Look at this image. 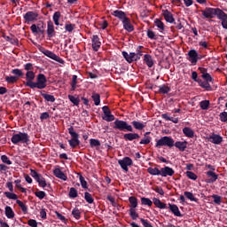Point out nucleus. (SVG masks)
Returning a JSON list of instances; mask_svg holds the SVG:
<instances>
[{"mask_svg": "<svg viewBox=\"0 0 227 227\" xmlns=\"http://www.w3.org/2000/svg\"><path fill=\"white\" fill-rule=\"evenodd\" d=\"M11 141L13 145H21L29 143V135L27 133H15L12 135Z\"/></svg>", "mask_w": 227, "mask_h": 227, "instance_id": "obj_1", "label": "nucleus"}, {"mask_svg": "<svg viewBox=\"0 0 227 227\" xmlns=\"http://www.w3.org/2000/svg\"><path fill=\"white\" fill-rule=\"evenodd\" d=\"M161 146H168L173 148L175 146V140L171 137H163L156 141L155 147L161 148Z\"/></svg>", "mask_w": 227, "mask_h": 227, "instance_id": "obj_2", "label": "nucleus"}, {"mask_svg": "<svg viewBox=\"0 0 227 227\" xmlns=\"http://www.w3.org/2000/svg\"><path fill=\"white\" fill-rule=\"evenodd\" d=\"M114 129H116L117 130H127L128 132H134V129L132 126L125 121H120L116 119L114 122Z\"/></svg>", "mask_w": 227, "mask_h": 227, "instance_id": "obj_3", "label": "nucleus"}, {"mask_svg": "<svg viewBox=\"0 0 227 227\" xmlns=\"http://www.w3.org/2000/svg\"><path fill=\"white\" fill-rule=\"evenodd\" d=\"M68 133L71 136V139L68 140V143L71 146V148H77V146H79V145H81V141H79V134H77L74 130V127H70L68 129Z\"/></svg>", "mask_w": 227, "mask_h": 227, "instance_id": "obj_4", "label": "nucleus"}, {"mask_svg": "<svg viewBox=\"0 0 227 227\" xmlns=\"http://www.w3.org/2000/svg\"><path fill=\"white\" fill-rule=\"evenodd\" d=\"M39 51H40V52L44 54V56H47V58H50L51 59H53L54 61H57L58 63H60L61 65H63V63H65V60H63V59L59 58L54 52H52L43 47H40Z\"/></svg>", "mask_w": 227, "mask_h": 227, "instance_id": "obj_5", "label": "nucleus"}, {"mask_svg": "<svg viewBox=\"0 0 227 227\" xmlns=\"http://www.w3.org/2000/svg\"><path fill=\"white\" fill-rule=\"evenodd\" d=\"M118 164L125 173H129V167L132 166L134 161L129 157H124L122 160H118Z\"/></svg>", "mask_w": 227, "mask_h": 227, "instance_id": "obj_6", "label": "nucleus"}, {"mask_svg": "<svg viewBox=\"0 0 227 227\" xmlns=\"http://www.w3.org/2000/svg\"><path fill=\"white\" fill-rule=\"evenodd\" d=\"M36 82L38 90H43L44 88H47V78L44 76V74H38Z\"/></svg>", "mask_w": 227, "mask_h": 227, "instance_id": "obj_7", "label": "nucleus"}, {"mask_svg": "<svg viewBox=\"0 0 227 227\" xmlns=\"http://www.w3.org/2000/svg\"><path fill=\"white\" fill-rule=\"evenodd\" d=\"M102 109L104 113L102 119L105 120V121H114V115L111 114V110H109V107L105 106Z\"/></svg>", "mask_w": 227, "mask_h": 227, "instance_id": "obj_8", "label": "nucleus"}, {"mask_svg": "<svg viewBox=\"0 0 227 227\" xmlns=\"http://www.w3.org/2000/svg\"><path fill=\"white\" fill-rule=\"evenodd\" d=\"M36 19H38V13L35 12H27L24 15V20H25V22H27V24H29V22H35Z\"/></svg>", "mask_w": 227, "mask_h": 227, "instance_id": "obj_9", "label": "nucleus"}, {"mask_svg": "<svg viewBox=\"0 0 227 227\" xmlns=\"http://www.w3.org/2000/svg\"><path fill=\"white\" fill-rule=\"evenodd\" d=\"M201 12L203 17H205L206 19H214V16L217 14V9L214 8H207L206 10Z\"/></svg>", "mask_w": 227, "mask_h": 227, "instance_id": "obj_10", "label": "nucleus"}, {"mask_svg": "<svg viewBox=\"0 0 227 227\" xmlns=\"http://www.w3.org/2000/svg\"><path fill=\"white\" fill-rule=\"evenodd\" d=\"M175 175V170L169 167H164L160 168V176H173Z\"/></svg>", "mask_w": 227, "mask_h": 227, "instance_id": "obj_11", "label": "nucleus"}, {"mask_svg": "<svg viewBox=\"0 0 227 227\" xmlns=\"http://www.w3.org/2000/svg\"><path fill=\"white\" fill-rule=\"evenodd\" d=\"M188 56H189V61L192 65H196V63H198V51H196V50H191L188 52Z\"/></svg>", "mask_w": 227, "mask_h": 227, "instance_id": "obj_12", "label": "nucleus"}, {"mask_svg": "<svg viewBox=\"0 0 227 227\" xmlns=\"http://www.w3.org/2000/svg\"><path fill=\"white\" fill-rule=\"evenodd\" d=\"M208 140L210 143H213V145H221L223 143V137L217 134H213L208 137Z\"/></svg>", "mask_w": 227, "mask_h": 227, "instance_id": "obj_13", "label": "nucleus"}, {"mask_svg": "<svg viewBox=\"0 0 227 227\" xmlns=\"http://www.w3.org/2000/svg\"><path fill=\"white\" fill-rule=\"evenodd\" d=\"M56 35V31H54V23L52 21L49 20L47 22V35L49 38H52Z\"/></svg>", "mask_w": 227, "mask_h": 227, "instance_id": "obj_14", "label": "nucleus"}, {"mask_svg": "<svg viewBox=\"0 0 227 227\" xmlns=\"http://www.w3.org/2000/svg\"><path fill=\"white\" fill-rule=\"evenodd\" d=\"M206 175L210 178L207 180V184H214L219 178V176L212 170L207 171Z\"/></svg>", "mask_w": 227, "mask_h": 227, "instance_id": "obj_15", "label": "nucleus"}, {"mask_svg": "<svg viewBox=\"0 0 227 227\" xmlns=\"http://www.w3.org/2000/svg\"><path fill=\"white\" fill-rule=\"evenodd\" d=\"M123 27L124 29H126V31H128L129 33H132V31H134V26L132 25V23L130 22V19L126 18L123 21Z\"/></svg>", "mask_w": 227, "mask_h": 227, "instance_id": "obj_16", "label": "nucleus"}, {"mask_svg": "<svg viewBox=\"0 0 227 227\" xmlns=\"http://www.w3.org/2000/svg\"><path fill=\"white\" fill-rule=\"evenodd\" d=\"M112 15L114 17H116L120 20H121V22H123L127 19V14H125V12H123V11H120V10L114 11L112 12Z\"/></svg>", "mask_w": 227, "mask_h": 227, "instance_id": "obj_17", "label": "nucleus"}, {"mask_svg": "<svg viewBox=\"0 0 227 227\" xmlns=\"http://www.w3.org/2000/svg\"><path fill=\"white\" fill-rule=\"evenodd\" d=\"M53 175H54V176H56V178H59L60 180H63L64 182H67V175H65V173H63V171H61V169H59V168H55L53 170Z\"/></svg>", "mask_w": 227, "mask_h": 227, "instance_id": "obj_18", "label": "nucleus"}, {"mask_svg": "<svg viewBox=\"0 0 227 227\" xmlns=\"http://www.w3.org/2000/svg\"><path fill=\"white\" fill-rule=\"evenodd\" d=\"M100 39L98 38V35H93L92 36V49L97 52L98 49H100Z\"/></svg>", "mask_w": 227, "mask_h": 227, "instance_id": "obj_19", "label": "nucleus"}, {"mask_svg": "<svg viewBox=\"0 0 227 227\" xmlns=\"http://www.w3.org/2000/svg\"><path fill=\"white\" fill-rule=\"evenodd\" d=\"M122 56L128 63H133V61H136V53L135 52H131V53L128 54L127 51H122Z\"/></svg>", "mask_w": 227, "mask_h": 227, "instance_id": "obj_20", "label": "nucleus"}, {"mask_svg": "<svg viewBox=\"0 0 227 227\" xmlns=\"http://www.w3.org/2000/svg\"><path fill=\"white\" fill-rule=\"evenodd\" d=\"M169 210L176 215V217H182V213L180 212V209L178 208V206L175 204H168Z\"/></svg>", "mask_w": 227, "mask_h": 227, "instance_id": "obj_21", "label": "nucleus"}, {"mask_svg": "<svg viewBox=\"0 0 227 227\" xmlns=\"http://www.w3.org/2000/svg\"><path fill=\"white\" fill-rule=\"evenodd\" d=\"M163 17L167 22H169V24H173V22H175V18L173 17V13H171L168 10L163 11Z\"/></svg>", "mask_w": 227, "mask_h": 227, "instance_id": "obj_22", "label": "nucleus"}, {"mask_svg": "<svg viewBox=\"0 0 227 227\" xmlns=\"http://www.w3.org/2000/svg\"><path fill=\"white\" fill-rule=\"evenodd\" d=\"M125 141H134V139H139V134L137 133H126L123 136Z\"/></svg>", "mask_w": 227, "mask_h": 227, "instance_id": "obj_23", "label": "nucleus"}, {"mask_svg": "<svg viewBox=\"0 0 227 227\" xmlns=\"http://www.w3.org/2000/svg\"><path fill=\"white\" fill-rule=\"evenodd\" d=\"M174 146H176V148H178V150H180V152H185V148H187V141H184V142H174Z\"/></svg>", "mask_w": 227, "mask_h": 227, "instance_id": "obj_24", "label": "nucleus"}, {"mask_svg": "<svg viewBox=\"0 0 227 227\" xmlns=\"http://www.w3.org/2000/svg\"><path fill=\"white\" fill-rule=\"evenodd\" d=\"M153 203L155 205V207H157V208H160V209L168 208V206L166 205V203H163L162 201H160V200L157 198L153 199Z\"/></svg>", "mask_w": 227, "mask_h": 227, "instance_id": "obj_25", "label": "nucleus"}, {"mask_svg": "<svg viewBox=\"0 0 227 227\" xmlns=\"http://www.w3.org/2000/svg\"><path fill=\"white\" fill-rule=\"evenodd\" d=\"M131 124L133 125L134 129H136L137 130H143V129L146 127V122L143 123L139 121H133Z\"/></svg>", "mask_w": 227, "mask_h": 227, "instance_id": "obj_26", "label": "nucleus"}, {"mask_svg": "<svg viewBox=\"0 0 227 227\" xmlns=\"http://www.w3.org/2000/svg\"><path fill=\"white\" fill-rule=\"evenodd\" d=\"M144 61L149 68H152V67H153V59L152 58V55L150 54L144 55Z\"/></svg>", "mask_w": 227, "mask_h": 227, "instance_id": "obj_27", "label": "nucleus"}, {"mask_svg": "<svg viewBox=\"0 0 227 227\" xmlns=\"http://www.w3.org/2000/svg\"><path fill=\"white\" fill-rule=\"evenodd\" d=\"M183 134H184L186 137H190V138L194 137V130H192V129L189 127H185L183 129Z\"/></svg>", "mask_w": 227, "mask_h": 227, "instance_id": "obj_28", "label": "nucleus"}, {"mask_svg": "<svg viewBox=\"0 0 227 227\" xmlns=\"http://www.w3.org/2000/svg\"><path fill=\"white\" fill-rule=\"evenodd\" d=\"M147 172L149 173V175H153V176H160V169H159V168L149 167L147 168Z\"/></svg>", "mask_w": 227, "mask_h": 227, "instance_id": "obj_29", "label": "nucleus"}, {"mask_svg": "<svg viewBox=\"0 0 227 227\" xmlns=\"http://www.w3.org/2000/svg\"><path fill=\"white\" fill-rule=\"evenodd\" d=\"M5 215L7 219H13L15 217V213H13V209H12V207H5Z\"/></svg>", "mask_w": 227, "mask_h": 227, "instance_id": "obj_30", "label": "nucleus"}, {"mask_svg": "<svg viewBox=\"0 0 227 227\" xmlns=\"http://www.w3.org/2000/svg\"><path fill=\"white\" fill-rule=\"evenodd\" d=\"M35 180L39 184L40 187H43V189H45V187H47V181H45V178H43L42 175Z\"/></svg>", "mask_w": 227, "mask_h": 227, "instance_id": "obj_31", "label": "nucleus"}, {"mask_svg": "<svg viewBox=\"0 0 227 227\" xmlns=\"http://www.w3.org/2000/svg\"><path fill=\"white\" fill-rule=\"evenodd\" d=\"M160 93H162V95H166L171 91V88L168 85H161L159 88Z\"/></svg>", "mask_w": 227, "mask_h": 227, "instance_id": "obj_32", "label": "nucleus"}, {"mask_svg": "<svg viewBox=\"0 0 227 227\" xmlns=\"http://www.w3.org/2000/svg\"><path fill=\"white\" fill-rule=\"evenodd\" d=\"M129 201L130 203V208H137V198L136 197H129Z\"/></svg>", "mask_w": 227, "mask_h": 227, "instance_id": "obj_33", "label": "nucleus"}, {"mask_svg": "<svg viewBox=\"0 0 227 227\" xmlns=\"http://www.w3.org/2000/svg\"><path fill=\"white\" fill-rule=\"evenodd\" d=\"M60 18H61V12H56L53 14V22H54L55 26H59V19Z\"/></svg>", "mask_w": 227, "mask_h": 227, "instance_id": "obj_34", "label": "nucleus"}, {"mask_svg": "<svg viewBox=\"0 0 227 227\" xmlns=\"http://www.w3.org/2000/svg\"><path fill=\"white\" fill-rule=\"evenodd\" d=\"M5 81L8 84H15L19 81V78L17 76H6Z\"/></svg>", "mask_w": 227, "mask_h": 227, "instance_id": "obj_35", "label": "nucleus"}, {"mask_svg": "<svg viewBox=\"0 0 227 227\" xmlns=\"http://www.w3.org/2000/svg\"><path fill=\"white\" fill-rule=\"evenodd\" d=\"M199 84H200V86H201V88H204L207 91H210V90H212L210 83H208V82H207V81H205V82L199 81Z\"/></svg>", "mask_w": 227, "mask_h": 227, "instance_id": "obj_36", "label": "nucleus"}, {"mask_svg": "<svg viewBox=\"0 0 227 227\" xmlns=\"http://www.w3.org/2000/svg\"><path fill=\"white\" fill-rule=\"evenodd\" d=\"M142 205H146L147 207H152L153 205V201L148 198L142 197L141 198Z\"/></svg>", "mask_w": 227, "mask_h": 227, "instance_id": "obj_37", "label": "nucleus"}, {"mask_svg": "<svg viewBox=\"0 0 227 227\" xmlns=\"http://www.w3.org/2000/svg\"><path fill=\"white\" fill-rule=\"evenodd\" d=\"M84 200H85V201H87V203H89V204H91V203H93V202L95 201V200L93 199V196H91L90 193L88 192H86L84 193Z\"/></svg>", "mask_w": 227, "mask_h": 227, "instance_id": "obj_38", "label": "nucleus"}, {"mask_svg": "<svg viewBox=\"0 0 227 227\" xmlns=\"http://www.w3.org/2000/svg\"><path fill=\"white\" fill-rule=\"evenodd\" d=\"M68 98H69L70 102H72V104H74V106L79 105V102H80L79 97L68 95Z\"/></svg>", "mask_w": 227, "mask_h": 227, "instance_id": "obj_39", "label": "nucleus"}, {"mask_svg": "<svg viewBox=\"0 0 227 227\" xmlns=\"http://www.w3.org/2000/svg\"><path fill=\"white\" fill-rule=\"evenodd\" d=\"M42 97L47 101V102H56V98H54L53 95L51 94H42Z\"/></svg>", "mask_w": 227, "mask_h": 227, "instance_id": "obj_40", "label": "nucleus"}, {"mask_svg": "<svg viewBox=\"0 0 227 227\" xmlns=\"http://www.w3.org/2000/svg\"><path fill=\"white\" fill-rule=\"evenodd\" d=\"M129 215H130L131 219H133V221H136V219H137V217H139V214H137V212H136V208H129Z\"/></svg>", "mask_w": 227, "mask_h": 227, "instance_id": "obj_41", "label": "nucleus"}, {"mask_svg": "<svg viewBox=\"0 0 227 227\" xmlns=\"http://www.w3.org/2000/svg\"><path fill=\"white\" fill-rule=\"evenodd\" d=\"M75 88H77V75H73L72 82H71V91H75Z\"/></svg>", "mask_w": 227, "mask_h": 227, "instance_id": "obj_42", "label": "nucleus"}, {"mask_svg": "<svg viewBox=\"0 0 227 227\" xmlns=\"http://www.w3.org/2000/svg\"><path fill=\"white\" fill-rule=\"evenodd\" d=\"M72 215L74 217V219H81V210L79 208L75 207L72 211Z\"/></svg>", "mask_w": 227, "mask_h": 227, "instance_id": "obj_43", "label": "nucleus"}, {"mask_svg": "<svg viewBox=\"0 0 227 227\" xmlns=\"http://www.w3.org/2000/svg\"><path fill=\"white\" fill-rule=\"evenodd\" d=\"M152 142V137L145 136L139 142V145H150Z\"/></svg>", "mask_w": 227, "mask_h": 227, "instance_id": "obj_44", "label": "nucleus"}, {"mask_svg": "<svg viewBox=\"0 0 227 227\" xmlns=\"http://www.w3.org/2000/svg\"><path fill=\"white\" fill-rule=\"evenodd\" d=\"M92 99L94 100L95 106H100V95L98 93H93Z\"/></svg>", "mask_w": 227, "mask_h": 227, "instance_id": "obj_45", "label": "nucleus"}, {"mask_svg": "<svg viewBox=\"0 0 227 227\" xmlns=\"http://www.w3.org/2000/svg\"><path fill=\"white\" fill-rule=\"evenodd\" d=\"M11 73L13 74V75H16L18 79L19 77H22V75H24V73L22 72V70L19 68L12 69Z\"/></svg>", "mask_w": 227, "mask_h": 227, "instance_id": "obj_46", "label": "nucleus"}, {"mask_svg": "<svg viewBox=\"0 0 227 227\" xmlns=\"http://www.w3.org/2000/svg\"><path fill=\"white\" fill-rule=\"evenodd\" d=\"M184 196L187 200H190V201H198V199H196L191 192H184Z\"/></svg>", "mask_w": 227, "mask_h": 227, "instance_id": "obj_47", "label": "nucleus"}, {"mask_svg": "<svg viewBox=\"0 0 227 227\" xmlns=\"http://www.w3.org/2000/svg\"><path fill=\"white\" fill-rule=\"evenodd\" d=\"M16 203H17V205H19V207L21 208V210H22V212H24V214H26V212H27V207L26 206V204H24V202L17 200Z\"/></svg>", "mask_w": 227, "mask_h": 227, "instance_id": "obj_48", "label": "nucleus"}, {"mask_svg": "<svg viewBox=\"0 0 227 227\" xmlns=\"http://www.w3.org/2000/svg\"><path fill=\"white\" fill-rule=\"evenodd\" d=\"M4 196H6V198H8V200H18V198H19V196H17V194L13 193V192H5Z\"/></svg>", "mask_w": 227, "mask_h": 227, "instance_id": "obj_49", "label": "nucleus"}, {"mask_svg": "<svg viewBox=\"0 0 227 227\" xmlns=\"http://www.w3.org/2000/svg\"><path fill=\"white\" fill-rule=\"evenodd\" d=\"M209 106H210V101L208 100H203L200 102V109H203L204 111H207Z\"/></svg>", "mask_w": 227, "mask_h": 227, "instance_id": "obj_50", "label": "nucleus"}, {"mask_svg": "<svg viewBox=\"0 0 227 227\" xmlns=\"http://www.w3.org/2000/svg\"><path fill=\"white\" fill-rule=\"evenodd\" d=\"M90 145L92 148H95L97 146H100V140L95 139V138H91L90 140Z\"/></svg>", "mask_w": 227, "mask_h": 227, "instance_id": "obj_51", "label": "nucleus"}, {"mask_svg": "<svg viewBox=\"0 0 227 227\" xmlns=\"http://www.w3.org/2000/svg\"><path fill=\"white\" fill-rule=\"evenodd\" d=\"M202 78L205 79V81L207 82H214V78H212V76L208 73H204L202 74Z\"/></svg>", "mask_w": 227, "mask_h": 227, "instance_id": "obj_52", "label": "nucleus"}, {"mask_svg": "<svg viewBox=\"0 0 227 227\" xmlns=\"http://www.w3.org/2000/svg\"><path fill=\"white\" fill-rule=\"evenodd\" d=\"M218 14H217V17L220 20H222V22L223 20H226L227 19V15L224 13V12H223L222 10H218Z\"/></svg>", "mask_w": 227, "mask_h": 227, "instance_id": "obj_53", "label": "nucleus"}, {"mask_svg": "<svg viewBox=\"0 0 227 227\" xmlns=\"http://www.w3.org/2000/svg\"><path fill=\"white\" fill-rule=\"evenodd\" d=\"M155 26L160 29V31H164V23L160 20H155Z\"/></svg>", "mask_w": 227, "mask_h": 227, "instance_id": "obj_54", "label": "nucleus"}, {"mask_svg": "<svg viewBox=\"0 0 227 227\" xmlns=\"http://www.w3.org/2000/svg\"><path fill=\"white\" fill-rule=\"evenodd\" d=\"M1 160L4 162V164H7L8 166H12V160H10V158L6 155L1 156Z\"/></svg>", "mask_w": 227, "mask_h": 227, "instance_id": "obj_55", "label": "nucleus"}, {"mask_svg": "<svg viewBox=\"0 0 227 227\" xmlns=\"http://www.w3.org/2000/svg\"><path fill=\"white\" fill-rule=\"evenodd\" d=\"M141 46H138L137 49V53H135V61L141 59V56H143V51H139Z\"/></svg>", "mask_w": 227, "mask_h": 227, "instance_id": "obj_56", "label": "nucleus"}, {"mask_svg": "<svg viewBox=\"0 0 227 227\" xmlns=\"http://www.w3.org/2000/svg\"><path fill=\"white\" fill-rule=\"evenodd\" d=\"M27 81H34L35 80V72L28 71L26 74Z\"/></svg>", "mask_w": 227, "mask_h": 227, "instance_id": "obj_57", "label": "nucleus"}, {"mask_svg": "<svg viewBox=\"0 0 227 227\" xmlns=\"http://www.w3.org/2000/svg\"><path fill=\"white\" fill-rule=\"evenodd\" d=\"M77 196H78L77 190L74 187L70 188L69 198H77Z\"/></svg>", "mask_w": 227, "mask_h": 227, "instance_id": "obj_58", "label": "nucleus"}, {"mask_svg": "<svg viewBox=\"0 0 227 227\" xmlns=\"http://www.w3.org/2000/svg\"><path fill=\"white\" fill-rule=\"evenodd\" d=\"M186 176H188V178H190V180H198V176H196L194 172L187 171Z\"/></svg>", "mask_w": 227, "mask_h": 227, "instance_id": "obj_59", "label": "nucleus"}, {"mask_svg": "<svg viewBox=\"0 0 227 227\" xmlns=\"http://www.w3.org/2000/svg\"><path fill=\"white\" fill-rule=\"evenodd\" d=\"M27 86H28V88H32V89L38 88L37 82H33V80L27 81Z\"/></svg>", "mask_w": 227, "mask_h": 227, "instance_id": "obj_60", "label": "nucleus"}, {"mask_svg": "<svg viewBox=\"0 0 227 227\" xmlns=\"http://www.w3.org/2000/svg\"><path fill=\"white\" fill-rule=\"evenodd\" d=\"M212 198L214 200V203H215V205H221V196L219 195H212Z\"/></svg>", "mask_w": 227, "mask_h": 227, "instance_id": "obj_61", "label": "nucleus"}, {"mask_svg": "<svg viewBox=\"0 0 227 227\" xmlns=\"http://www.w3.org/2000/svg\"><path fill=\"white\" fill-rule=\"evenodd\" d=\"M35 196H36V198H39V200H43V198H45L46 194H45V192L39 191V192H35Z\"/></svg>", "mask_w": 227, "mask_h": 227, "instance_id": "obj_62", "label": "nucleus"}, {"mask_svg": "<svg viewBox=\"0 0 227 227\" xmlns=\"http://www.w3.org/2000/svg\"><path fill=\"white\" fill-rule=\"evenodd\" d=\"M27 224H28V226H31V227L38 226V223L36 222V220H34V219L28 220Z\"/></svg>", "mask_w": 227, "mask_h": 227, "instance_id": "obj_63", "label": "nucleus"}, {"mask_svg": "<svg viewBox=\"0 0 227 227\" xmlns=\"http://www.w3.org/2000/svg\"><path fill=\"white\" fill-rule=\"evenodd\" d=\"M220 120L221 121H223V122L227 121V112H223L220 114Z\"/></svg>", "mask_w": 227, "mask_h": 227, "instance_id": "obj_64", "label": "nucleus"}]
</instances>
